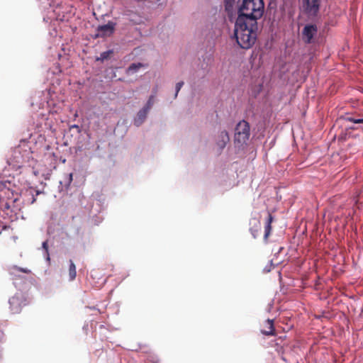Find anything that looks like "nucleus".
<instances>
[{
    "label": "nucleus",
    "mask_w": 363,
    "mask_h": 363,
    "mask_svg": "<svg viewBox=\"0 0 363 363\" xmlns=\"http://www.w3.org/2000/svg\"><path fill=\"white\" fill-rule=\"evenodd\" d=\"M257 23L237 18L235 23L234 35L238 45L242 49L248 50L257 40Z\"/></svg>",
    "instance_id": "1"
},
{
    "label": "nucleus",
    "mask_w": 363,
    "mask_h": 363,
    "mask_svg": "<svg viewBox=\"0 0 363 363\" xmlns=\"http://www.w3.org/2000/svg\"><path fill=\"white\" fill-rule=\"evenodd\" d=\"M238 16L242 20L257 23L264 13L263 0H239Z\"/></svg>",
    "instance_id": "2"
},
{
    "label": "nucleus",
    "mask_w": 363,
    "mask_h": 363,
    "mask_svg": "<svg viewBox=\"0 0 363 363\" xmlns=\"http://www.w3.org/2000/svg\"><path fill=\"white\" fill-rule=\"evenodd\" d=\"M29 154V151L21 145L12 149L7 157V163L13 169H19L22 167L26 159Z\"/></svg>",
    "instance_id": "3"
},
{
    "label": "nucleus",
    "mask_w": 363,
    "mask_h": 363,
    "mask_svg": "<svg viewBox=\"0 0 363 363\" xmlns=\"http://www.w3.org/2000/svg\"><path fill=\"white\" fill-rule=\"evenodd\" d=\"M250 125L245 121H240L235 130L234 143L238 146L246 144L250 135Z\"/></svg>",
    "instance_id": "4"
},
{
    "label": "nucleus",
    "mask_w": 363,
    "mask_h": 363,
    "mask_svg": "<svg viewBox=\"0 0 363 363\" xmlns=\"http://www.w3.org/2000/svg\"><path fill=\"white\" fill-rule=\"evenodd\" d=\"M320 6V0H302V9L308 17L318 16Z\"/></svg>",
    "instance_id": "5"
},
{
    "label": "nucleus",
    "mask_w": 363,
    "mask_h": 363,
    "mask_svg": "<svg viewBox=\"0 0 363 363\" xmlns=\"http://www.w3.org/2000/svg\"><path fill=\"white\" fill-rule=\"evenodd\" d=\"M116 23L108 21L107 24L98 26L96 38H105L111 35L115 30Z\"/></svg>",
    "instance_id": "6"
},
{
    "label": "nucleus",
    "mask_w": 363,
    "mask_h": 363,
    "mask_svg": "<svg viewBox=\"0 0 363 363\" xmlns=\"http://www.w3.org/2000/svg\"><path fill=\"white\" fill-rule=\"evenodd\" d=\"M318 32V28L315 25L308 24L305 26L302 30V39L306 43H311L313 37Z\"/></svg>",
    "instance_id": "7"
},
{
    "label": "nucleus",
    "mask_w": 363,
    "mask_h": 363,
    "mask_svg": "<svg viewBox=\"0 0 363 363\" xmlns=\"http://www.w3.org/2000/svg\"><path fill=\"white\" fill-rule=\"evenodd\" d=\"M230 141V137L228 133L223 130L220 131L216 136V143L220 150L224 149L227 143Z\"/></svg>",
    "instance_id": "8"
},
{
    "label": "nucleus",
    "mask_w": 363,
    "mask_h": 363,
    "mask_svg": "<svg viewBox=\"0 0 363 363\" xmlns=\"http://www.w3.org/2000/svg\"><path fill=\"white\" fill-rule=\"evenodd\" d=\"M73 180V174L72 173H67L65 174L62 178V179L60 181V185H59V189L60 191H67Z\"/></svg>",
    "instance_id": "9"
},
{
    "label": "nucleus",
    "mask_w": 363,
    "mask_h": 363,
    "mask_svg": "<svg viewBox=\"0 0 363 363\" xmlns=\"http://www.w3.org/2000/svg\"><path fill=\"white\" fill-rule=\"evenodd\" d=\"M19 272H23L26 274H31V271L27 268H21L17 266H12L9 268V274L13 276V279H16L17 277H20L18 274Z\"/></svg>",
    "instance_id": "10"
},
{
    "label": "nucleus",
    "mask_w": 363,
    "mask_h": 363,
    "mask_svg": "<svg viewBox=\"0 0 363 363\" xmlns=\"http://www.w3.org/2000/svg\"><path fill=\"white\" fill-rule=\"evenodd\" d=\"M264 328L262 329L261 332L262 334L266 335H274V322L272 320L268 319L264 323Z\"/></svg>",
    "instance_id": "11"
},
{
    "label": "nucleus",
    "mask_w": 363,
    "mask_h": 363,
    "mask_svg": "<svg viewBox=\"0 0 363 363\" xmlns=\"http://www.w3.org/2000/svg\"><path fill=\"white\" fill-rule=\"evenodd\" d=\"M274 218L272 215L268 212V216L267 218L266 224L264 226V239L267 240L271 233L272 231V223L273 222Z\"/></svg>",
    "instance_id": "12"
},
{
    "label": "nucleus",
    "mask_w": 363,
    "mask_h": 363,
    "mask_svg": "<svg viewBox=\"0 0 363 363\" xmlns=\"http://www.w3.org/2000/svg\"><path fill=\"white\" fill-rule=\"evenodd\" d=\"M149 111L143 108L141 110H140L137 114V117L135 119V124L137 126L140 125L145 120L147 113Z\"/></svg>",
    "instance_id": "13"
},
{
    "label": "nucleus",
    "mask_w": 363,
    "mask_h": 363,
    "mask_svg": "<svg viewBox=\"0 0 363 363\" xmlns=\"http://www.w3.org/2000/svg\"><path fill=\"white\" fill-rule=\"evenodd\" d=\"M251 225H253L250 228V232L253 236L254 238H256L259 234V232L261 229V225L260 222L257 220V219L254 218L250 222Z\"/></svg>",
    "instance_id": "14"
},
{
    "label": "nucleus",
    "mask_w": 363,
    "mask_h": 363,
    "mask_svg": "<svg viewBox=\"0 0 363 363\" xmlns=\"http://www.w3.org/2000/svg\"><path fill=\"white\" fill-rule=\"evenodd\" d=\"M77 276L76 266L72 259L69 260V281L75 279Z\"/></svg>",
    "instance_id": "15"
},
{
    "label": "nucleus",
    "mask_w": 363,
    "mask_h": 363,
    "mask_svg": "<svg viewBox=\"0 0 363 363\" xmlns=\"http://www.w3.org/2000/svg\"><path fill=\"white\" fill-rule=\"evenodd\" d=\"M142 67H143V65L140 62H138V63H133L131 64L128 69H127V72L128 74L130 73H135L140 68H141Z\"/></svg>",
    "instance_id": "16"
},
{
    "label": "nucleus",
    "mask_w": 363,
    "mask_h": 363,
    "mask_svg": "<svg viewBox=\"0 0 363 363\" xmlns=\"http://www.w3.org/2000/svg\"><path fill=\"white\" fill-rule=\"evenodd\" d=\"M154 101H155V96L152 95L149 97V99L147 101V104L145 105V106L143 108L149 111L150 110V108H152V106L154 104Z\"/></svg>",
    "instance_id": "17"
},
{
    "label": "nucleus",
    "mask_w": 363,
    "mask_h": 363,
    "mask_svg": "<svg viewBox=\"0 0 363 363\" xmlns=\"http://www.w3.org/2000/svg\"><path fill=\"white\" fill-rule=\"evenodd\" d=\"M112 53H113V52L111 50H108V51L104 52L101 53L100 57L99 58V60H107L110 57V56Z\"/></svg>",
    "instance_id": "18"
},
{
    "label": "nucleus",
    "mask_w": 363,
    "mask_h": 363,
    "mask_svg": "<svg viewBox=\"0 0 363 363\" xmlns=\"http://www.w3.org/2000/svg\"><path fill=\"white\" fill-rule=\"evenodd\" d=\"M346 121L352 122L354 123H362L363 124V118H354L353 117H347Z\"/></svg>",
    "instance_id": "19"
},
{
    "label": "nucleus",
    "mask_w": 363,
    "mask_h": 363,
    "mask_svg": "<svg viewBox=\"0 0 363 363\" xmlns=\"http://www.w3.org/2000/svg\"><path fill=\"white\" fill-rule=\"evenodd\" d=\"M226 10H229L232 8L235 0H224Z\"/></svg>",
    "instance_id": "20"
},
{
    "label": "nucleus",
    "mask_w": 363,
    "mask_h": 363,
    "mask_svg": "<svg viewBox=\"0 0 363 363\" xmlns=\"http://www.w3.org/2000/svg\"><path fill=\"white\" fill-rule=\"evenodd\" d=\"M184 85V82H179L177 83L176 84V93H175V97L177 96V94L180 89H182V86Z\"/></svg>",
    "instance_id": "21"
},
{
    "label": "nucleus",
    "mask_w": 363,
    "mask_h": 363,
    "mask_svg": "<svg viewBox=\"0 0 363 363\" xmlns=\"http://www.w3.org/2000/svg\"><path fill=\"white\" fill-rule=\"evenodd\" d=\"M43 247L45 250V252H48V241H45L43 242Z\"/></svg>",
    "instance_id": "22"
},
{
    "label": "nucleus",
    "mask_w": 363,
    "mask_h": 363,
    "mask_svg": "<svg viewBox=\"0 0 363 363\" xmlns=\"http://www.w3.org/2000/svg\"><path fill=\"white\" fill-rule=\"evenodd\" d=\"M35 201V198H33V200H32L31 203H34Z\"/></svg>",
    "instance_id": "23"
}]
</instances>
